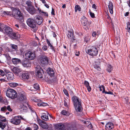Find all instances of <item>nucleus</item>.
<instances>
[{
    "mask_svg": "<svg viewBox=\"0 0 130 130\" xmlns=\"http://www.w3.org/2000/svg\"><path fill=\"white\" fill-rule=\"evenodd\" d=\"M25 55L26 59L28 60H33L36 57L35 52L30 51L27 52Z\"/></svg>",
    "mask_w": 130,
    "mask_h": 130,
    "instance_id": "0eeeda50",
    "label": "nucleus"
},
{
    "mask_svg": "<svg viewBox=\"0 0 130 130\" xmlns=\"http://www.w3.org/2000/svg\"><path fill=\"white\" fill-rule=\"evenodd\" d=\"M114 127L113 124L111 122H109L106 124L105 128L106 130H113Z\"/></svg>",
    "mask_w": 130,
    "mask_h": 130,
    "instance_id": "ddd939ff",
    "label": "nucleus"
},
{
    "mask_svg": "<svg viewBox=\"0 0 130 130\" xmlns=\"http://www.w3.org/2000/svg\"><path fill=\"white\" fill-rule=\"evenodd\" d=\"M120 40L119 38H117L115 42V45H117L119 44L120 42Z\"/></svg>",
    "mask_w": 130,
    "mask_h": 130,
    "instance_id": "37998d69",
    "label": "nucleus"
},
{
    "mask_svg": "<svg viewBox=\"0 0 130 130\" xmlns=\"http://www.w3.org/2000/svg\"><path fill=\"white\" fill-rule=\"evenodd\" d=\"M32 100L35 102H38L37 104V105L38 106H45L47 105V103L41 102V100L39 99H38L35 98V99Z\"/></svg>",
    "mask_w": 130,
    "mask_h": 130,
    "instance_id": "4468645a",
    "label": "nucleus"
},
{
    "mask_svg": "<svg viewBox=\"0 0 130 130\" xmlns=\"http://www.w3.org/2000/svg\"><path fill=\"white\" fill-rule=\"evenodd\" d=\"M5 26V25L0 23V31H2L3 28Z\"/></svg>",
    "mask_w": 130,
    "mask_h": 130,
    "instance_id": "49530a36",
    "label": "nucleus"
},
{
    "mask_svg": "<svg viewBox=\"0 0 130 130\" xmlns=\"http://www.w3.org/2000/svg\"><path fill=\"white\" fill-rule=\"evenodd\" d=\"M22 76L23 79H28L29 77V75L28 73H25L22 74Z\"/></svg>",
    "mask_w": 130,
    "mask_h": 130,
    "instance_id": "c756f323",
    "label": "nucleus"
},
{
    "mask_svg": "<svg viewBox=\"0 0 130 130\" xmlns=\"http://www.w3.org/2000/svg\"><path fill=\"white\" fill-rule=\"evenodd\" d=\"M44 14V15L46 16H48V13L47 12H44L43 13Z\"/></svg>",
    "mask_w": 130,
    "mask_h": 130,
    "instance_id": "052dcab7",
    "label": "nucleus"
},
{
    "mask_svg": "<svg viewBox=\"0 0 130 130\" xmlns=\"http://www.w3.org/2000/svg\"><path fill=\"white\" fill-rule=\"evenodd\" d=\"M41 118L44 121H47L48 120V114L43 113L42 114Z\"/></svg>",
    "mask_w": 130,
    "mask_h": 130,
    "instance_id": "b1692460",
    "label": "nucleus"
},
{
    "mask_svg": "<svg viewBox=\"0 0 130 130\" xmlns=\"http://www.w3.org/2000/svg\"><path fill=\"white\" fill-rule=\"evenodd\" d=\"M67 36L69 38L73 39L74 36L73 31H68L67 34Z\"/></svg>",
    "mask_w": 130,
    "mask_h": 130,
    "instance_id": "a878e982",
    "label": "nucleus"
},
{
    "mask_svg": "<svg viewBox=\"0 0 130 130\" xmlns=\"http://www.w3.org/2000/svg\"><path fill=\"white\" fill-rule=\"evenodd\" d=\"M61 113L62 114L65 116H68L69 115V111H67L65 110H62L61 112Z\"/></svg>",
    "mask_w": 130,
    "mask_h": 130,
    "instance_id": "72a5a7b5",
    "label": "nucleus"
},
{
    "mask_svg": "<svg viewBox=\"0 0 130 130\" xmlns=\"http://www.w3.org/2000/svg\"><path fill=\"white\" fill-rule=\"evenodd\" d=\"M0 121H1L5 122L6 121V120L5 118L0 115Z\"/></svg>",
    "mask_w": 130,
    "mask_h": 130,
    "instance_id": "a19ab883",
    "label": "nucleus"
},
{
    "mask_svg": "<svg viewBox=\"0 0 130 130\" xmlns=\"http://www.w3.org/2000/svg\"><path fill=\"white\" fill-rule=\"evenodd\" d=\"M36 23L39 25L41 24L43 22L42 18L41 17L36 18Z\"/></svg>",
    "mask_w": 130,
    "mask_h": 130,
    "instance_id": "cd10ccee",
    "label": "nucleus"
},
{
    "mask_svg": "<svg viewBox=\"0 0 130 130\" xmlns=\"http://www.w3.org/2000/svg\"><path fill=\"white\" fill-rule=\"evenodd\" d=\"M55 128L56 130H64L65 126L63 124L59 123L56 124Z\"/></svg>",
    "mask_w": 130,
    "mask_h": 130,
    "instance_id": "dca6fc26",
    "label": "nucleus"
},
{
    "mask_svg": "<svg viewBox=\"0 0 130 130\" xmlns=\"http://www.w3.org/2000/svg\"><path fill=\"white\" fill-rule=\"evenodd\" d=\"M26 99V98L25 96L24 93L20 94L19 99L20 101H22V102H27Z\"/></svg>",
    "mask_w": 130,
    "mask_h": 130,
    "instance_id": "6ab92c4d",
    "label": "nucleus"
},
{
    "mask_svg": "<svg viewBox=\"0 0 130 130\" xmlns=\"http://www.w3.org/2000/svg\"><path fill=\"white\" fill-rule=\"evenodd\" d=\"M87 123L86 124V126L87 127L90 129H91L92 128V126L90 122L89 121H87Z\"/></svg>",
    "mask_w": 130,
    "mask_h": 130,
    "instance_id": "58836bf2",
    "label": "nucleus"
},
{
    "mask_svg": "<svg viewBox=\"0 0 130 130\" xmlns=\"http://www.w3.org/2000/svg\"><path fill=\"white\" fill-rule=\"evenodd\" d=\"M102 88L103 89V90L102 91V92L103 93H104L106 94H110L111 95H113V93L111 91H108V92H107V91H105V88L104 86L102 85Z\"/></svg>",
    "mask_w": 130,
    "mask_h": 130,
    "instance_id": "7c9ffc66",
    "label": "nucleus"
},
{
    "mask_svg": "<svg viewBox=\"0 0 130 130\" xmlns=\"http://www.w3.org/2000/svg\"><path fill=\"white\" fill-rule=\"evenodd\" d=\"M108 7L110 12L111 14L113 13V5L112 3L109 2L108 5Z\"/></svg>",
    "mask_w": 130,
    "mask_h": 130,
    "instance_id": "4be33fe9",
    "label": "nucleus"
},
{
    "mask_svg": "<svg viewBox=\"0 0 130 130\" xmlns=\"http://www.w3.org/2000/svg\"><path fill=\"white\" fill-rule=\"evenodd\" d=\"M7 79L9 80H13L14 78L13 74L11 72H8L6 74Z\"/></svg>",
    "mask_w": 130,
    "mask_h": 130,
    "instance_id": "a211bd4d",
    "label": "nucleus"
},
{
    "mask_svg": "<svg viewBox=\"0 0 130 130\" xmlns=\"http://www.w3.org/2000/svg\"><path fill=\"white\" fill-rule=\"evenodd\" d=\"M34 88L37 90H39V87L38 84H35L34 85Z\"/></svg>",
    "mask_w": 130,
    "mask_h": 130,
    "instance_id": "c03bdc74",
    "label": "nucleus"
},
{
    "mask_svg": "<svg viewBox=\"0 0 130 130\" xmlns=\"http://www.w3.org/2000/svg\"><path fill=\"white\" fill-rule=\"evenodd\" d=\"M25 130H32L31 128L29 127H27L26 128Z\"/></svg>",
    "mask_w": 130,
    "mask_h": 130,
    "instance_id": "69168bd1",
    "label": "nucleus"
},
{
    "mask_svg": "<svg viewBox=\"0 0 130 130\" xmlns=\"http://www.w3.org/2000/svg\"><path fill=\"white\" fill-rule=\"evenodd\" d=\"M87 121H83V120L82 121V122H83L84 123V124H86L87 123Z\"/></svg>",
    "mask_w": 130,
    "mask_h": 130,
    "instance_id": "e2e57ef3",
    "label": "nucleus"
},
{
    "mask_svg": "<svg viewBox=\"0 0 130 130\" xmlns=\"http://www.w3.org/2000/svg\"><path fill=\"white\" fill-rule=\"evenodd\" d=\"M23 65L25 67H27L30 66L31 64L28 62H25L22 63Z\"/></svg>",
    "mask_w": 130,
    "mask_h": 130,
    "instance_id": "c9c22d12",
    "label": "nucleus"
},
{
    "mask_svg": "<svg viewBox=\"0 0 130 130\" xmlns=\"http://www.w3.org/2000/svg\"><path fill=\"white\" fill-rule=\"evenodd\" d=\"M12 61L14 64H17L20 62L21 60L18 58H14L12 59Z\"/></svg>",
    "mask_w": 130,
    "mask_h": 130,
    "instance_id": "c85d7f7f",
    "label": "nucleus"
},
{
    "mask_svg": "<svg viewBox=\"0 0 130 130\" xmlns=\"http://www.w3.org/2000/svg\"><path fill=\"white\" fill-rule=\"evenodd\" d=\"M47 43V44H48V45H49V46H50L51 48V49L54 50V47L53 46H52V45L51 43H50V41L48 40H47V41H46Z\"/></svg>",
    "mask_w": 130,
    "mask_h": 130,
    "instance_id": "ea45409f",
    "label": "nucleus"
},
{
    "mask_svg": "<svg viewBox=\"0 0 130 130\" xmlns=\"http://www.w3.org/2000/svg\"><path fill=\"white\" fill-rule=\"evenodd\" d=\"M72 100L74 105L76 106L78 104L82 103L81 100L77 96H73L72 98Z\"/></svg>",
    "mask_w": 130,
    "mask_h": 130,
    "instance_id": "1a4fd4ad",
    "label": "nucleus"
},
{
    "mask_svg": "<svg viewBox=\"0 0 130 130\" xmlns=\"http://www.w3.org/2000/svg\"><path fill=\"white\" fill-rule=\"evenodd\" d=\"M9 86L12 87H16L18 85V84L16 83H10L9 84Z\"/></svg>",
    "mask_w": 130,
    "mask_h": 130,
    "instance_id": "e433bc0d",
    "label": "nucleus"
},
{
    "mask_svg": "<svg viewBox=\"0 0 130 130\" xmlns=\"http://www.w3.org/2000/svg\"><path fill=\"white\" fill-rule=\"evenodd\" d=\"M94 68L98 70H100V68L98 66H97L96 64H95L94 65Z\"/></svg>",
    "mask_w": 130,
    "mask_h": 130,
    "instance_id": "3c124183",
    "label": "nucleus"
},
{
    "mask_svg": "<svg viewBox=\"0 0 130 130\" xmlns=\"http://www.w3.org/2000/svg\"><path fill=\"white\" fill-rule=\"evenodd\" d=\"M6 96L11 99H14L17 96V94L15 90L12 89L7 90L6 93Z\"/></svg>",
    "mask_w": 130,
    "mask_h": 130,
    "instance_id": "20e7f679",
    "label": "nucleus"
},
{
    "mask_svg": "<svg viewBox=\"0 0 130 130\" xmlns=\"http://www.w3.org/2000/svg\"><path fill=\"white\" fill-rule=\"evenodd\" d=\"M26 9L29 13L31 14H34L36 13V10L34 7L32 6L30 7H27Z\"/></svg>",
    "mask_w": 130,
    "mask_h": 130,
    "instance_id": "9b49d317",
    "label": "nucleus"
},
{
    "mask_svg": "<svg viewBox=\"0 0 130 130\" xmlns=\"http://www.w3.org/2000/svg\"><path fill=\"white\" fill-rule=\"evenodd\" d=\"M81 22L84 25H87L88 22L87 19L86 18H84L81 19Z\"/></svg>",
    "mask_w": 130,
    "mask_h": 130,
    "instance_id": "2f4dec72",
    "label": "nucleus"
},
{
    "mask_svg": "<svg viewBox=\"0 0 130 130\" xmlns=\"http://www.w3.org/2000/svg\"><path fill=\"white\" fill-rule=\"evenodd\" d=\"M0 75L2 76H4L5 75V72L3 70H0Z\"/></svg>",
    "mask_w": 130,
    "mask_h": 130,
    "instance_id": "de8ad7c7",
    "label": "nucleus"
},
{
    "mask_svg": "<svg viewBox=\"0 0 130 130\" xmlns=\"http://www.w3.org/2000/svg\"><path fill=\"white\" fill-rule=\"evenodd\" d=\"M47 73L50 76H53L54 74L53 70L50 68H48L46 70Z\"/></svg>",
    "mask_w": 130,
    "mask_h": 130,
    "instance_id": "5701e85b",
    "label": "nucleus"
},
{
    "mask_svg": "<svg viewBox=\"0 0 130 130\" xmlns=\"http://www.w3.org/2000/svg\"><path fill=\"white\" fill-rule=\"evenodd\" d=\"M90 14L91 17L94 18L95 17L94 14L92 12H90Z\"/></svg>",
    "mask_w": 130,
    "mask_h": 130,
    "instance_id": "5fc2aeb1",
    "label": "nucleus"
},
{
    "mask_svg": "<svg viewBox=\"0 0 130 130\" xmlns=\"http://www.w3.org/2000/svg\"><path fill=\"white\" fill-rule=\"evenodd\" d=\"M27 23L32 31L36 32L37 30L38 27L36 26V21L34 19L31 18L28 19L27 20Z\"/></svg>",
    "mask_w": 130,
    "mask_h": 130,
    "instance_id": "7ed1b4c3",
    "label": "nucleus"
},
{
    "mask_svg": "<svg viewBox=\"0 0 130 130\" xmlns=\"http://www.w3.org/2000/svg\"><path fill=\"white\" fill-rule=\"evenodd\" d=\"M113 68L112 66L110 64H108L106 69L107 71L109 73L111 72Z\"/></svg>",
    "mask_w": 130,
    "mask_h": 130,
    "instance_id": "473e14b6",
    "label": "nucleus"
},
{
    "mask_svg": "<svg viewBox=\"0 0 130 130\" xmlns=\"http://www.w3.org/2000/svg\"><path fill=\"white\" fill-rule=\"evenodd\" d=\"M42 2V3L44 4L46 3V2L45 0H40Z\"/></svg>",
    "mask_w": 130,
    "mask_h": 130,
    "instance_id": "0e129e2a",
    "label": "nucleus"
},
{
    "mask_svg": "<svg viewBox=\"0 0 130 130\" xmlns=\"http://www.w3.org/2000/svg\"><path fill=\"white\" fill-rule=\"evenodd\" d=\"M11 48L14 50H13L14 51L17 50L18 47L17 45L13 44H11Z\"/></svg>",
    "mask_w": 130,
    "mask_h": 130,
    "instance_id": "4c0bfd02",
    "label": "nucleus"
},
{
    "mask_svg": "<svg viewBox=\"0 0 130 130\" xmlns=\"http://www.w3.org/2000/svg\"><path fill=\"white\" fill-rule=\"evenodd\" d=\"M21 119H22L24 120H25L21 116H15L12 118L10 120V122L11 123L15 125H18L21 122Z\"/></svg>",
    "mask_w": 130,
    "mask_h": 130,
    "instance_id": "39448f33",
    "label": "nucleus"
},
{
    "mask_svg": "<svg viewBox=\"0 0 130 130\" xmlns=\"http://www.w3.org/2000/svg\"><path fill=\"white\" fill-rule=\"evenodd\" d=\"M26 105H27V102H22L20 103L19 107L21 111L24 112L26 111L27 109Z\"/></svg>",
    "mask_w": 130,
    "mask_h": 130,
    "instance_id": "9d476101",
    "label": "nucleus"
},
{
    "mask_svg": "<svg viewBox=\"0 0 130 130\" xmlns=\"http://www.w3.org/2000/svg\"><path fill=\"white\" fill-rule=\"evenodd\" d=\"M31 3V2L29 1H27L26 2V4L27 5L28 7H30L32 6Z\"/></svg>",
    "mask_w": 130,
    "mask_h": 130,
    "instance_id": "a18cd8bd",
    "label": "nucleus"
},
{
    "mask_svg": "<svg viewBox=\"0 0 130 130\" xmlns=\"http://www.w3.org/2000/svg\"><path fill=\"white\" fill-rule=\"evenodd\" d=\"M84 84L87 88L88 91L89 92H90L91 90V88L89 85V82L87 81H85L84 82Z\"/></svg>",
    "mask_w": 130,
    "mask_h": 130,
    "instance_id": "bb28decb",
    "label": "nucleus"
},
{
    "mask_svg": "<svg viewBox=\"0 0 130 130\" xmlns=\"http://www.w3.org/2000/svg\"><path fill=\"white\" fill-rule=\"evenodd\" d=\"M78 11H81V8L79 5H76L75 7V11L76 12Z\"/></svg>",
    "mask_w": 130,
    "mask_h": 130,
    "instance_id": "f704fd0d",
    "label": "nucleus"
},
{
    "mask_svg": "<svg viewBox=\"0 0 130 130\" xmlns=\"http://www.w3.org/2000/svg\"><path fill=\"white\" fill-rule=\"evenodd\" d=\"M100 34V33L99 32H97V34L95 32H93L92 34V35L93 37H95L96 36V35H99Z\"/></svg>",
    "mask_w": 130,
    "mask_h": 130,
    "instance_id": "8fccbe9b",
    "label": "nucleus"
},
{
    "mask_svg": "<svg viewBox=\"0 0 130 130\" xmlns=\"http://www.w3.org/2000/svg\"><path fill=\"white\" fill-rule=\"evenodd\" d=\"M2 31L10 37L17 40H18L20 37L19 35L13 32L12 30L10 27L5 25L4 28H3Z\"/></svg>",
    "mask_w": 130,
    "mask_h": 130,
    "instance_id": "f03ea898",
    "label": "nucleus"
},
{
    "mask_svg": "<svg viewBox=\"0 0 130 130\" xmlns=\"http://www.w3.org/2000/svg\"><path fill=\"white\" fill-rule=\"evenodd\" d=\"M51 14L52 15H55L54 9L53 8L52 9Z\"/></svg>",
    "mask_w": 130,
    "mask_h": 130,
    "instance_id": "13d9d810",
    "label": "nucleus"
},
{
    "mask_svg": "<svg viewBox=\"0 0 130 130\" xmlns=\"http://www.w3.org/2000/svg\"><path fill=\"white\" fill-rule=\"evenodd\" d=\"M0 80L1 81L3 82H4L6 81V80L4 79H0Z\"/></svg>",
    "mask_w": 130,
    "mask_h": 130,
    "instance_id": "774afa93",
    "label": "nucleus"
},
{
    "mask_svg": "<svg viewBox=\"0 0 130 130\" xmlns=\"http://www.w3.org/2000/svg\"><path fill=\"white\" fill-rule=\"evenodd\" d=\"M47 47L46 46L44 45L43 46L42 48V49L43 51H46L47 50Z\"/></svg>",
    "mask_w": 130,
    "mask_h": 130,
    "instance_id": "864d4df0",
    "label": "nucleus"
},
{
    "mask_svg": "<svg viewBox=\"0 0 130 130\" xmlns=\"http://www.w3.org/2000/svg\"><path fill=\"white\" fill-rule=\"evenodd\" d=\"M38 10L39 11V12L40 13H43L44 12H43V11H42L39 8H38Z\"/></svg>",
    "mask_w": 130,
    "mask_h": 130,
    "instance_id": "4d7b16f0",
    "label": "nucleus"
},
{
    "mask_svg": "<svg viewBox=\"0 0 130 130\" xmlns=\"http://www.w3.org/2000/svg\"><path fill=\"white\" fill-rule=\"evenodd\" d=\"M63 91L64 94L67 96H68L69 95V94L66 90L64 89L63 90Z\"/></svg>",
    "mask_w": 130,
    "mask_h": 130,
    "instance_id": "603ef678",
    "label": "nucleus"
},
{
    "mask_svg": "<svg viewBox=\"0 0 130 130\" xmlns=\"http://www.w3.org/2000/svg\"><path fill=\"white\" fill-rule=\"evenodd\" d=\"M36 68V76L39 78H42L44 73L42 69L41 68L38 66Z\"/></svg>",
    "mask_w": 130,
    "mask_h": 130,
    "instance_id": "6e6552de",
    "label": "nucleus"
},
{
    "mask_svg": "<svg viewBox=\"0 0 130 130\" xmlns=\"http://www.w3.org/2000/svg\"><path fill=\"white\" fill-rule=\"evenodd\" d=\"M86 52L89 55L94 56H96L98 54V49L95 47L92 46L86 51Z\"/></svg>",
    "mask_w": 130,
    "mask_h": 130,
    "instance_id": "423d86ee",
    "label": "nucleus"
},
{
    "mask_svg": "<svg viewBox=\"0 0 130 130\" xmlns=\"http://www.w3.org/2000/svg\"><path fill=\"white\" fill-rule=\"evenodd\" d=\"M99 88H100V91H102V89L103 90V89L102 87V86H100L99 87Z\"/></svg>",
    "mask_w": 130,
    "mask_h": 130,
    "instance_id": "338daca9",
    "label": "nucleus"
},
{
    "mask_svg": "<svg viewBox=\"0 0 130 130\" xmlns=\"http://www.w3.org/2000/svg\"><path fill=\"white\" fill-rule=\"evenodd\" d=\"M70 100L68 98L65 99L64 101V105L67 108L69 107V104Z\"/></svg>",
    "mask_w": 130,
    "mask_h": 130,
    "instance_id": "393cba45",
    "label": "nucleus"
},
{
    "mask_svg": "<svg viewBox=\"0 0 130 130\" xmlns=\"http://www.w3.org/2000/svg\"><path fill=\"white\" fill-rule=\"evenodd\" d=\"M38 122L39 125L42 128L46 129L48 128V125L44 121L40 120Z\"/></svg>",
    "mask_w": 130,
    "mask_h": 130,
    "instance_id": "f8f14e48",
    "label": "nucleus"
},
{
    "mask_svg": "<svg viewBox=\"0 0 130 130\" xmlns=\"http://www.w3.org/2000/svg\"><path fill=\"white\" fill-rule=\"evenodd\" d=\"M7 110H8L10 111H12V109L11 108L10 106H8L7 107L5 106L4 107H2L1 109V110L2 111H6Z\"/></svg>",
    "mask_w": 130,
    "mask_h": 130,
    "instance_id": "412c9836",
    "label": "nucleus"
},
{
    "mask_svg": "<svg viewBox=\"0 0 130 130\" xmlns=\"http://www.w3.org/2000/svg\"><path fill=\"white\" fill-rule=\"evenodd\" d=\"M33 127L34 128V130H37L38 129V125L35 124H34L33 125Z\"/></svg>",
    "mask_w": 130,
    "mask_h": 130,
    "instance_id": "09e8293b",
    "label": "nucleus"
},
{
    "mask_svg": "<svg viewBox=\"0 0 130 130\" xmlns=\"http://www.w3.org/2000/svg\"><path fill=\"white\" fill-rule=\"evenodd\" d=\"M12 71L16 75H18L22 71V70L19 67H15L12 69Z\"/></svg>",
    "mask_w": 130,
    "mask_h": 130,
    "instance_id": "2eb2a0df",
    "label": "nucleus"
},
{
    "mask_svg": "<svg viewBox=\"0 0 130 130\" xmlns=\"http://www.w3.org/2000/svg\"><path fill=\"white\" fill-rule=\"evenodd\" d=\"M87 25H84L83 28L86 30H87L89 28L87 26Z\"/></svg>",
    "mask_w": 130,
    "mask_h": 130,
    "instance_id": "6e6d98bb",
    "label": "nucleus"
},
{
    "mask_svg": "<svg viewBox=\"0 0 130 130\" xmlns=\"http://www.w3.org/2000/svg\"><path fill=\"white\" fill-rule=\"evenodd\" d=\"M6 125L4 123L0 122V127L2 129H4L6 127Z\"/></svg>",
    "mask_w": 130,
    "mask_h": 130,
    "instance_id": "79ce46f5",
    "label": "nucleus"
},
{
    "mask_svg": "<svg viewBox=\"0 0 130 130\" xmlns=\"http://www.w3.org/2000/svg\"><path fill=\"white\" fill-rule=\"evenodd\" d=\"M2 13H4V14H6L8 15H10L21 21H23L22 14L18 9H13L12 12L10 11H3L2 13L0 12L1 15H3V14H1Z\"/></svg>",
    "mask_w": 130,
    "mask_h": 130,
    "instance_id": "f257e3e1",
    "label": "nucleus"
},
{
    "mask_svg": "<svg viewBox=\"0 0 130 130\" xmlns=\"http://www.w3.org/2000/svg\"><path fill=\"white\" fill-rule=\"evenodd\" d=\"M81 104H78L76 106L74 105L76 111L77 112H79L82 111V107Z\"/></svg>",
    "mask_w": 130,
    "mask_h": 130,
    "instance_id": "aec40b11",
    "label": "nucleus"
},
{
    "mask_svg": "<svg viewBox=\"0 0 130 130\" xmlns=\"http://www.w3.org/2000/svg\"><path fill=\"white\" fill-rule=\"evenodd\" d=\"M44 5L47 8H48L49 7V6L47 4H46V3L44 4Z\"/></svg>",
    "mask_w": 130,
    "mask_h": 130,
    "instance_id": "680f3d73",
    "label": "nucleus"
},
{
    "mask_svg": "<svg viewBox=\"0 0 130 130\" xmlns=\"http://www.w3.org/2000/svg\"><path fill=\"white\" fill-rule=\"evenodd\" d=\"M48 60L47 56H43L41 59V62L43 65H46L48 64Z\"/></svg>",
    "mask_w": 130,
    "mask_h": 130,
    "instance_id": "f3484780",
    "label": "nucleus"
},
{
    "mask_svg": "<svg viewBox=\"0 0 130 130\" xmlns=\"http://www.w3.org/2000/svg\"><path fill=\"white\" fill-rule=\"evenodd\" d=\"M92 8L95 9H96V6L95 5V4H94L92 6Z\"/></svg>",
    "mask_w": 130,
    "mask_h": 130,
    "instance_id": "bf43d9fd",
    "label": "nucleus"
}]
</instances>
